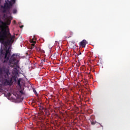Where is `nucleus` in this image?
I'll return each mask as SVG.
<instances>
[{
    "instance_id": "1",
    "label": "nucleus",
    "mask_w": 130,
    "mask_h": 130,
    "mask_svg": "<svg viewBox=\"0 0 130 130\" xmlns=\"http://www.w3.org/2000/svg\"><path fill=\"white\" fill-rule=\"evenodd\" d=\"M14 36H12L11 34L9 35L6 36H2L0 37V42L1 44H4V47L6 49L5 52H4L3 50H1L0 58L2 62L5 64L9 63L10 67L14 68L16 67L18 65L19 60L18 58V54H13L10 57L11 50H10V47L8 48L10 43H14Z\"/></svg>"
},
{
    "instance_id": "2",
    "label": "nucleus",
    "mask_w": 130,
    "mask_h": 130,
    "mask_svg": "<svg viewBox=\"0 0 130 130\" xmlns=\"http://www.w3.org/2000/svg\"><path fill=\"white\" fill-rule=\"evenodd\" d=\"M8 63L4 64V67L2 69V71L0 73V78H3V80H1L2 83L3 85L5 86H9L12 85L13 84V82L9 79L10 75V68L9 66L7 65Z\"/></svg>"
},
{
    "instance_id": "3",
    "label": "nucleus",
    "mask_w": 130,
    "mask_h": 130,
    "mask_svg": "<svg viewBox=\"0 0 130 130\" xmlns=\"http://www.w3.org/2000/svg\"><path fill=\"white\" fill-rule=\"evenodd\" d=\"M3 24V22L1 21V19H0V24ZM2 27V25H0V28ZM10 34V29L9 26H6L3 27V28L2 29L1 31L0 29V38L1 36L2 37H5V36H8Z\"/></svg>"
},
{
    "instance_id": "4",
    "label": "nucleus",
    "mask_w": 130,
    "mask_h": 130,
    "mask_svg": "<svg viewBox=\"0 0 130 130\" xmlns=\"http://www.w3.org/2000/svg\"><path fill=\"white\" fill-rule=\"evenodd\" d=\"M6 3H4V6H1V8L3 9V13H6L7 11H8L9 12L10 9L12 6V2H15L14 1H6Z\"/></svg>"
},
{
    "instance_id": "5",
    "label": "nucleus",
    "mask_w": 130,
    "mask_h": 130,
    "mask_svg": "<svg viewBox=\"0 0 130 130\" xmlns=\"http://www.w3.org/2000/svg\"><path fill=\"white\" fill-rule=\"evenodd\" d=\"M87 44V42L86 40H83L79 43L80 47H82L83 48H85L86 45Z\"/></svg>"
},
{
    "instance_id": "6",
    "label": "nucleus",
    "mask_w": 130,
    "mask_h": 130,
    "mask_svg": "<svg viewBox=\"0 0 130 130\" xmlns=\"http://www.w3.org/2000/svg\"><path fill=\"white\" fill-rule=\"evenodd\" d=\"M17 79H18V75H13L12 77H11L10 80L14 82H16Z\"/></svg>"
},
{
    "instance_id": "7",
    "label": "nucleus",
    "mask_w": 130,
    "mask_h": 130,
    "mask_svg": "<svg viewBox=\"0 0 130 130\" xmlns=\"http://www.w3.org/2000/svg\"><path fill=\"white\" fill-rule=\"evenodd\" d=\"M12 74L13 75H18V69H17L16 68H14V69H13Z\"/></svg>"
},
{
    "instance_id": "8",
    "label": "nucleus",
    "mask_w": 130,
    "mask_h": 130,
    "mask_svg": "<svg viewBox=\"0 0 130 130\" xmlns=\"http://www.w3.org/2000/svg\"><path fill=\"white\" fill-rule=\"evenodd\" d=\"M21 78H19L18 80H17V85H18V86L20 87H21Z\"/></svg>"
},
{
    "instance_id": "9",
    "label": "nucleus",
    "mask_w": 130,
    "mask_h": 130,
    "mask_svg": "<svg viewBox=\"0 0 130 130\" xmlns=\"http://www.w3.org/2000/svg\"><path fill=\"white\" fill-rule=\"evenodd\" d=\"M37 39L35 38H33L32 39L30 40V43H36Z\"/></svg>"
},
{
    "instance_id": "10",
    "label": "nucleus",
    "mask_w": 130,
    "mask_h": 130,
    "mask_svg": "<svg viewBox=\"0 0 130 130\" xmlns=\"http://www.w3.org/2000/svg\"><path fill=\"white\" fill-rule=\"evenodd\" d=\"M6 23V24H7V25H9L11 23V20H10V19H7Z\"/></svg>"
},
{
    "instance_id": "11",
    "label": "nucleus",
    "mask_w": 130,
    "mask_h": 130,
    "mask_svg": "<svg viewBox=\"0 0 130 130\" xmlns=\"http://www.w3.org/2000/svg\"><path fill=\"white\" fill-rule=\"evenodd\" d=\"M13 13H14V14L17 13V10L14 9V10H13Z\"/></svg>"
},
{
    "instance_id": "12",
    "label": "nucleus",
    "mask_w": 130,
    "mask_h": 130,
    "mask_svg": "<svg viewBox=\"0 0 130 130\" xmlns=\"http://www.w3.org/2000/svg\"><path fill=\"white\" fill-rule=\"evenodd\" d=\"M36 50H37V51H41V48H36L35 49Z\"/></svg>"
},
{
    "instance_id": "13",
    "label": "nucleus",
    "mask_w": 130,
    "mask_h": 130,
    "mask_svg": "<svg viewBox=\"0 0 130 130\" xmlns=\"http://www.w3.org/2000/svg\"><path fill=\"white\" fill-rule=\"evenodd\" d=\"M36 48H37V47H35V46H31V47H30V49L32 50V49H34V48L36 49Z\"/></svg>"
},
{
    "instance_id": "14",
    "label": "nucleus",
    "mask_w": 130,
    "mask_h": 130,
    "mask_svg": "<svg viewBox=\"0 0 130 130\" xmlns=\"http://www.w3.org/2000/svg\"><path fill=\"white\" fill-rule=\"evenodd\" d=\"M95 124V121H91V125H94Z\"/></svg>"
},
{
    "instance_id": "15",
    "label": "nucleus",
    "mask_w": 130,
    "mask_h": 130,
    "mask_svg": "<svg viewBox=\"0 0 130 130\" xmlns=\"http://www.w3.org/2000/svg\"><path fill=\"white\" fill-rule=\"evenodd\" d=\"M44 109V108L43 107L40 106V110H43Z\"/></svg>"
},
{
    "instance_id": "16",
    "label": "nucleus",
    "mask_w": 130,
    "mask_h": 130,
    "mask_svg": "<svg viewBox=\"0 0 130 130\" xmlns=\"http://www.w3.org/2000/svg\"><path fill=\"white\" fill-rule=\"evenodd\" d=\"M19 92H20L22 94H23V91L22 90H20Z\"/></svg>"
},
{
    "instance_id": "17",
    "label": "nucleus",
    "mask_w": 130,
    "mask_h": 130,
    "mask_svg": "<svg viewBox=\"0 0 130 130\" xmlns=\"http://www.w3.org/2000/svg\"><path fill=\"white\" fill-rule=\"evenodd\" d=\"M35 43H32V45H31L32 47L35 46Z\"/></svg>"
},
{
    "instance_id": "18",
    "label": "nucleus",
    "mask_w": 130,
    "mask_h": 130,
    "mask_svg": "<svg viewBox=\"0 0 130 130\" xmlns=\"http://www.w3.org/2000/svg\"><path fill=\"white\" fill-rule=\"evenodd\" d=\"M55 116L56 117H58V114H55Z\"/></svg>"
},
{
    "instance_id": "19",
    "label": "nucleus",
    "mask_w": 130,
    "mask_h": 130,
    "mask_svg": "<svg viewBox=\"0 0 130 130\" xmlns=\"http://www.w3.org/2000/svg\"><path fill=\"white\" fill-rule=\"evenodd\" d=\"M81 54H82L81 52H79V54H78V55H81Z\"/></svg>"
},
{
    "instance_id": "20",
    "label": "nucleus",
    "mask_w": 130,
    "mask_h": 130,
    "mask_svg": "<svg viewBox=\"0 0 130 130\" xmlns=\"http://www.w3.org/2000/svg\"><path fill=\"white\" fill-rule=\"evenodd\" d=\"M23 27V25H21V26H20V28H22Z\"/></svg>"
},
{
    "instance_id": "21",
    "label": "nucleus",
    "mask_w": 130,
    "mask_h": 130,
    "mask_svg": "<svg viewBox=\"0 0 130 130\" xmlns=\"http://www.w3.org/2000/svg\"><path fill=\"white\" fill-rule=\"evenodd\" d=\"M42 61L45 62V60H42Z\"/></svg>"
},
{
    "instance_id": "22",
    "label": "nucleus",
    "mask_w": 130,
    "mask_h": 130,
    "mask_svg": "<svg viewBox=\"0 0 130 130\" xmlns=\"http://www.w3.org/2000/svg\"><path fill=\"white\" fill-rule=\"evenodd\" d=\"M34 92L35 93H36L37 92H36V90H34Z\"/></svg>"
},
{
    "instance_id": "23",
    "label": "nucleus",
    "mask_w": 130,
    "mask_h": 130,
    "mask_svg": "<svg viewBox=\"0 0 130 130\" xmlns=\"http://www.w3.org/2000/svg\"><path fill=\"white\" fill-rule=\"evenodd\" d=\"M47 115L49 116L50 115V113H48Z\"/></svg>"
},
{
    "instance_id": "24",
    "label": "nucleus",
    "mask_w": 130,
    "mask_h": 130,
    "mask_svg": "<svg viewBox=\"0 0 130 130\" xmlns=\"http://www.w3.org/2000/svg\"><path fill=\"white\" fill-rule=\"evenodd\" d=\"M70 38V37H66V38Z\"/></svg>"
}]
</instances>
